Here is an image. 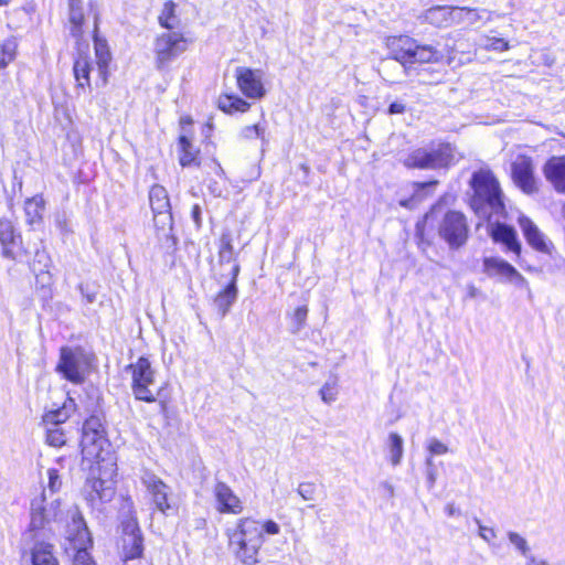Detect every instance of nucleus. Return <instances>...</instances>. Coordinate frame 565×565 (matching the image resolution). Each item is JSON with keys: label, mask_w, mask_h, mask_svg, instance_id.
Here are the masks:
<instances>
[{"label": "nucleus", "mask_w": 565, "mask_h": 565, "mask_svg": "<svg viewBox=\"0 0 565 565\" xmlns=\"http://www.w3.org/2000/svg\"><path fill=\"white\" fill-rule=\"evenodd\" d=\"M280 533V526L273 520L264 522L250 516L239 518L225 530L228 550L236 561L244 565L260 563L259 552L265 543V536Z\"/></svg>", "instance_id": "nucleus-1"}, {"label": "nucleus", "mask_w": 565, "mask_h": 565, "mask_svg": "<svg viewBox=\"0 0 565 565\" xmlns=\"http://www.w3.org/2000/svg\"><path fill=\"white\" fill-rule=\"evenodd\" d=\"M470 186L473 194L470 206L480 217L490 220L492 216H503L505 206L499 181L490 170L473 172Z\"/></svg>", "instance_id": "nucleus-2"}, {"label": "nucleus", "mask_w": 565, "mask_h": 565, "mask_svg": "<svg viewBox=\"0 0 565 565\" xmlns=\"http://www.w3.org/2000/svg\"><path fill=\"white\" fill-rule=\"evenodd\" d=\"M388 57L383 60V71L390 65L398 62L403 66L405 74L408 72V65L415 63H437L441 61L443 54L433 45L419 44L408 35L393 36L387 40Z\"/></svg>", "instance_id": "nucleus-3"}, {"label": "nucleus", "mask_w": 565, "mask_h": 565, "mask_svg": "<svg viewBox=\"0 0 565 565\" xmlns=\"http://www.w3.org/2000/svg\"><path fill=\"white\" fill-rule=\"evenodd\" d=\"M126 372L131 376L130 388L137 401L156 403L160 414L168 412V401L162 398L163 387L157 386V371L152 367L148 358L140 356L135 363L126 366Z\"/></svg>", "instance_id": "nucleus-4"}, {"label": "nucleus", "mask_w": 565, "mask_h": 565, "mask_svg": "<svg viewBox=\"0 0 565 565\" xmlns=\"http://www.w3.org/2000/svg\"><path fill=\"white\" fill-rule=\"evenodd\" d=\"M63 512L60 509L58 498H49L45 490L41 495L34 498L31 502V523L32 531L47 530L54 532L62 521Z\"/></svg>", "instance_id": "nucleus-5"}, {"label": "nucleus", "mask_w": 565, "mask_h": 565, "mask_svg": "<svg viewBox=\"0 0 565 565\" xmlns=\"http://www.w3.org/2000/svg\"><path fill=\"white\" fill-rule=\"evenodd\" d=\"M456 161L455 148L449 143L439 145L437 148H418L413 150L404 160L407 168L414 169H440L447 168Z\"/></svg>", "instance_id": "nucleus-6"}, {"label": "nucleus", "mask_w": 565, "mask_h": 565, "mask_svg": "<svg viewBox=\"0 0 565 565\" xmlns=\"http://www.w3.org/2000/svg\"><path fill=\"white\" fill-rule=\"evenodd\" d=\"M71 523L66 526V539L71 548L75 551L73 565H95L87 547L92 544V537L83 515L77 511H71Z\"/></svg>", "instance_id": "nucleus-7"}, {"label": "nucleus", "mask_w": 565, "mask_h": 565, "mask_svg": "<svg viewBox=\"0 0 565 565\" xmlns=\"http://www.w3.org/2000/svg\"><path fill=\"white\" fill-rule=\"evenodd\" d=\"M188 49V40L179 32H166L158 35L153 42L154 66L166 71L170 64Z\"/></svg>", "instance_id": "nucleus-8"}, {"label": "nucleus", "mask_w": 565, "mask_h": 565, "mask_svg": "<svg viewBox=\"0 0 565 565\" xmlns=\"http://www.w3.org/2000/svg\"><path fill=\"white\" fill-rule=\"evenodd\" d=\"M438 234L450 249L460 248L469 236L466 216L458 211H447L439 222Z\"/></svg>", "instance_id": "nucleus-9"}, {"label": "nucleus", "mask_w": 565, "mask_h": 565, "mask_svg": "<svg viewBox=\"0 0 565 565\" xmlns=\"http://www.w3.org/2000/svg\"><path fill=\"white\" fill-rule=\"evenodd\" d=\"M121 555L125 562L141 557L143 553V536L137 519L131 512L121 515Z\"/></svg>", "instance_id": "nucleus-10"}, {"label": "nucleus", "mask_w": 565, "mask_h": 565, "mask_svg": "<svg viewBox=\"0 0 565 565\" xmlns=\"http://www.w3.org/2000/svg\"><path fill=\"white\" fill-rule=\"evenodd\" d=\"M86 366L87 360L82 350L68 347L61 348L56 371L62 374L64 379L74 384L83 383Z\"/></svg>", "instance_id": "nucleus-11"}, {"label": "nucleus", "mask_w": 565, "mask_h": 565, "mask_svg": "<svg viewBox=\"0 0 565 565\" xmlns=\"http://www.w3.org/2000/svg\"><path fill=\"white\" fill-rule=\"evenodd\" d=\"M142 483L158 511L164 515H171L178 511V504L173 498L171 488L159 477L151 472H146L142 477Z\"/></svg>", "instance_id": "nucleus-12"}, {"label": "nucleus", "mask_w": 565, "mask_h": 565, "mask_svg": "<svg viewBox=\"0 0 565 565\" xmlns=\"http://www.w3.org/2000/svg\"><path fill=\"white\" fill-rule=\"evenodd\" d=\"M511 177L514 184L525 194L537 192L534 164L531 157L519 154L511 163Z\"/></svg>", "instance_id": "nucleus-13"}, {"label": "nucleus", "mask_w": 565, "mask_h": 565, "mask_svg": "<svg viewBox=\"0 0 565 565\" xmlns=\"http://www.w3.org/2000/svg\"><path fill=\"white\" fill-rule=\"evenodd\" d=\"M92 473L94 472L92 471ZM84 494L93 508L98 504L109 502L115 494L114 482L111 480L102 479L100 477L90 475L84 486Z\"/></svg>", "instance_id": "nucleus-14"}, {"label": "nucleus", "mask_w": 565, "mask_h": 565, "mask_svg": "<svg viewBox=\"0 0 565 565\" xmlns=\"http://www.w3.org/2000/svg\"><path fill=\"white\" fill-rule=\"evenodd\" d=\"M22 238L13 223L6 217L0 218V245L3 258L17 260L21 249Z\"/></svg>", "instance_id": "nucleus-15"}, {"label": "nucleus", "mask_w": 565, "mask_h": 565, "mask_svg": "<svg viewBox=\"0 0 565 565\" xmlns=\"http://www.w3.org/2000/svg\"><path fill=\"white\" fill-rule=\"evenodd\" d=\"M95 26H94V49L97 64L98 78L96 79V86H105L108 82L109 64L111 62V53L105 39L97 35L98 30V15L95 14Z\"/></svg>", "instance_id": "nucleus-16"}, {"label": "nucleus", "mask_w": 565, "mask_h": 565, "mask_svg": "<svg viewBox=\"0 0 565 565\" xmlns=\"http://www.w3.org/2000/svg\"><path fill=\"white\" fill-rule=\"evenodd\" d=\"M236 79L239 89L246 97L262 98L265 95V88L262 83V71L237 67Z\"/></svg>", "instance_id": "nucleus-17"}, {"label": "nucleus", "mask_w": 565, "mask_h": 565, "mask_svg": "<svg viewBox=\"0 0 565 565\" xmlns=\"http://www.w3.org/2000/svg\"><path fill=\"white\" fill-rule=\"evenodd\" d=\"M213 493L216 501V510L220 513L239 514L244 507L242 500L223 481H217Z\"/></svg>", "instance_id": "nucleus-18"}, {"label": "nucleus", "mask_w": 565, "mask_h": 565, "mask_svg": "<svg viewBox=\"0 0 565 565\" xmlns=\"http://www.w3.org/2000/svg\"><path fill=\"white\" fill-rule=\"evenodd\" d=\"M484 270L489 276H501L519 287L527 286V280L508 262L499 257H488L483 260Z\"/></svg>", "instance_id": "nucleus-19"}, {"label": "nucleus", "mask_w": 565, "mask_h": 565, "mask_svg": "<svg viewBox=\"0 0 565 565\" xmlns=\"http://www.w3.org/2000/svg\"><path fill=\"white\" fill-rule=\"evenodd\" d=\"M239 265L237 263H234L230 271V282L214 298V306L222 318H224L227 315L231 307L237 299L238 290L236 281L237 276L239 274Z\"/></svg>", "instance_id": "nucleus-20"}, {"label": "nucleus", "mask_w": 565, "mask_h": 565, "mask_svg": "<svg viewBox=\"0 0 565 565\" xmlns=\"http://www.w3.org/2000/svg\"><path fill=\"white\" fill-rule=\"evenodd\" d=\"M519 226L527 242L535 250L544 254H551L553 244L546 239L540 228L525 215H521L518 220Z\"/></svg>", "instance_id": "nucleus-21"}, {"label": "nucleus", "mask_w": 565, "mask_h": 565, "mask_svg": "<svg viewBox=\"0 0 565 565\" xmlns=\"http://www.w3.org/2000/svg\"><path fill=\"white\" fill-rule=\"evenodd\" d=\"M153 223L156 228V235L159 243L167 249L174 248L177 245V238L172 234L173 231V218L171 211L167 212H152Z\"/></svg>", "instance_id": "nucleus-22"}, {"label": "nucleus", "mask_w": 565, "mask_h": 565, "mask_svg": "<svg viewBox=\"0 0 565 565\" xmlns=\"http://www.w3.org/2000/svg\"><path fill=\"white\" fill-rule=\"evenodd\" d=\"M93 70V62L88 54L78 52L73 64V74L76 81V92L90 88V72Z\"/></svg>", "instance_id": "nucleus-23"}, {"label": "nucleus", "mask_w": 565, "mask_h": 565, "mask_svg": "<svg viewBox=\"0 0 565 565\" xmlns=\"http://www.w3.org/2000/svg\"><path fill=\"white\" fill-rule=\"evenodd\" d=\"M544 175L558 193H565V157H552L543 168Z\"/></svg>", "instance_id": "nucleus-24"}, {"label": "nucleus", "mask_w": 565, "mask_h": 565, "mask_svg": "<svg viewBox=\"0 0 565 565\" xmlns=\"http://www.w3.org/2000/svg\"><path fill=\"white\" fill-rule=\"evenodd\" d=\"M455 7L435 6L427 9L424 14V21L436 28H449L455 25Z\"/></svg>", "instance_id": "nucleus-25"}, {"label": "nucleus", "mask_w": 565, "mask_h": 565, "mask_svg": "<svg viewBox=\"0 0 565 565\" xmlns=\"http://www.w3.org/2000/svg\"><path fill=\"white\" fill-rule=\"evenodd\" d=\"M491 237L494 242L504 244L508 250L518 256L521 254V243L512 226L504 223H497L491 230Z\"/></svg>", "instance_id": "nucleus-26"}, {"label": "nucleus", "mask_w": 565, "mask_h": 565, "mask_svg": "<svg viewBox=\"0 0 565 565\" xmlns=\"http://www.w3.org/2000/svg\"><path fill=\"white\" fill-rule=\"evenodd\" d=\"M52 260L45 249H36L34 257L30 264L32 273L36 277V281L42 286L50 285L52 277L50 274Z\"/></svg>", "instance_id": "nucleus-27"}, {"label": "nucleus", "mask_w": 565, "mask_h": 565, "mask_svg": "<svg viewBox=\"0 0 565 565\" xmlns=\"http://www.w3.org/2000/svg\"><path fill=\"white\" fill-rule=\"evenodd\" d=\"M67 2L71 35L75 39H81L83 35V25L85 21L84 3L82 0H67Z\"/></svg>", "instance_id": "nucleus-28"}, {"label": "nucleus", "mask_w": 565, "mask_h": 565, "mask_svg": "<svg viewBox=\"0 0 565 565\" xmlns=\"http://www.w3.org/2000/svg\"><path fill=\"white\" fill-rule=\"evenodd\" d=\"M487 13V20H490V12L484 9H476L469 7H455V25L471 26L482 20L483 14Z\"/></svg>", "instance_id": "nucleus-29"}, {"label": "nucleus", "mask_w": 565, "mask_h": 565, "mask_svg": "<svg viewBox=\"0 0 565 565\" xmlns=\"http://www.w3.org/2000/svg\"><path fill=\"white\" fill-rule=\"evenodd\" d=\"M179 162L182 167H191L199 166V153L200 150L196 149L189 137L182 135L179 138Z\"/></svg>", "instance_id": "nucleus-30"}, {"label": "nucleus", "mask_w": 565, "mask_h": 565, "mask_svg": "<svg viewBox=\"0 0 565 565\" xmlns=\"http://www.w3.org/2000/svg\"><path fill=\"white\" fill-rule=\"evenodd\" d=\"M31 559L33 565H58L53 554V546L49 543H36L32 550Z\"/></svg>", "instance_id": "nucleus-31"}, {"label": "nucleus", "mask_w": 565, "mask_h": 565, "mask_svg": "<svg viewBox=\"0 0 565 565\" xmlns=\"http://www.w3.org/2000/svg\"><path fill=\"white\" fill-rule=\"evenodd\" d=\"M149 201L152 212L171 211V204L167 190L159 184L151 186L149 191Z\"/></svg>", "instance_id": "nucleus-32"}, {"label": "nucleus", "mask_w": 565, "mask_h": 565, "mask_svg": "<svg viewBox=\"0 0 565 565\" xmlns=\"http://www.w3.org/2000/svg\"><path fill=\"white\" fill-rule=\"evenodd\" d=\"M388 460L392 466L401 465L404 455V440L397 433H390L386 440Z\"/></svg>", "instance_id": "nucleus-33"}, {"label": "nucleus", "mask_w": 565, "mask_h": 565, "mask_svg": "<svg viewBox=\"0 0 565 565\" xmlns=\"http://www.w3.org/2000/svg\"><path fill=\"white\" fill-rule=\"evenodd\" d=\"M217 105L218 108L226 114H233L236 111L245 113L250 107L249 103H247L243 98L236 95L227 94L218 97Z\"/></svg>", "instance_id": "nucleus-34"}, {"label": "nucleus", "mask_w": 565, "mask_h": 565, "mask_svg": "<svg viewBox=\"0 0 565 565\" xmlns=\"http://www.w3.org/2000/svg\"><path fill=\"white\" fill-rule=\"evenodd\" d=\"M24 211L26 215V222L30 225L39 223L42 220L44 211V199L41 195H35L25 201Z\"/></svg>", "instance_id": "nucleus-35"}, {"label": "nucleus", "mask_w": 565, "mask_h": 565, "mask_svg": "<svg viewBox=\"0 0 565 565\" xmlns=\"http://www.w3.org/2000/svg\"><path fill=\"white\" fill-rule=\"evenodd\" d=\"M18 41L9 36L0 42V68H6L17 56Z\"/></svg>", "instance_id": "nucleus-36"}, {"label": "nucleus", "mask_w": 565, "mask_h": 565, "mask_svg": "<svg viewBox=\"0 0 565 565\" xmlns=\"http://www.w3.org/2000/svg\"><path fill=\"white\" fill-rule=\"evenodd\" d=\"M218 260L221 264H230L235 262L232 234L226 231L220 237Z\"/></svg>", "instance_id": "nucleus-37"}, {"label": "nucleus", "mask_w": 565, "mask_h": 565, "mask_svg": "<svg viewBox=\"0 0 565 565\" xmlns=\"http://www.w3.org/2000/svg\"><path fill=\"white\" fill-rule=\"evenodd\" d=\"M437 185V181H428L423 183H415V191L411 199L402 200L399 204L404 207L412 209L414 204L418 203L425 198V191H431Z\"/></svg>", "instance_id": "nucleus-38"}, {"label": "nucleus", "mask_w": 565, "mask_h": 565, "mask_svg": "<svg viewBox=\"0 0 565 565\" xmlns=\"http://www.w3.org/2000/svg\"><path fill=\"white\" fill-rule=\"evenodd\" d=\"M241 137L246 140L259 138L263 142V146L268 143V140L266 138V127L262 124L245 126L241 130Z\"/></svg>", "instance_id": "nucleus-39"}, {"label": "nucleus", "mask_w": 565, "mask_h": 565, "mask_svg": "<svg viewBox=\"0 0 565 565\" xmlns=\"http://www.w3.org/2000/svg\"><path fill=\"white\" fill-rule=\"evenodd\" d=\"M66 438L60 426H46V443L53 447H61L65 444Z\"/></svg>", "instance_id": "nucleus-40"}, {"label": "nucleus", "mask_w": 565, "mask_h": 565, "mask_svg": "<svg viewBox=\"0 0 565 565\" xmlns=\"http://www.w3.org/2000/svg\"><path fill=\"white\" fill-rule=\"evenodd\" d=\"M321 399L326 404H331L337 399L338 396V382L337 379L327 381L320 388Z\"/></svg>", "instance_id": "nucleus-41"}, {"label": "nucleus", "mask_w": 565, "mask_h": 565, "mask_svg": "<svg viewBox=\"0 0 565 565\" xmlns=\"http://www.w3.org/2000/svg\"><path fill=\"white\" fill-rule=\"evenodd\" d=\"M68 418V413L65 407L58 408L55 411L47 412L44 417L43 422L45 426H60L62 423H64Z\"/></svg>", "instance_id": "nucleus-42"}, {"label": "nucleus", "mask_w": 565, "mask_h": 565, "mask_svg": "<svg viewBox=\"0 0 565 565\" xmlns=\"http://www.w3.org/2000/svg\"><path fill=\"white\" fill-rule=\"evenodd\" d=\"M507 535H508L510 543L515 547V550L522 556H527V554L530 552V546L527 544V541L522 535H520L519 533L513 532V531H509Z\"/></svg>", "instance_id": "nucleus-43"}, {"label": "nucleus", "mask_w": 565, "mask_h": 565, "mask_svg": "<svg viewBox=\"0 0 565 565\" xmlns=\"http://www.w3.org/2000/svg\"><path fill=\"white\" fill-rule=\"evenodd\" d=\"M174 9L175 6L173 2H166L162 13L159 17L160 24L168 30H172L174 28V23L172 21L174 19Z\"/></svg>", "instance_id": "nucleus-44"}, {"label": "nucleus", "mask_w": 565, "mask_h": 565, "mask_svg": "<svg viewBox=\"0 0 565 565\" xmlns=\"http://www.w3.org/2000/svg\"><path fill=\"white\" fill-rule=\"evenodd\" d=\"M297 492L303 500L312 501L316 498L317 486L313 482H300Z\"/></svg>", "instance_id": "nucleus-45"}, {"label": "nucleus", "mask_w": 565, "mask_h": 565, "mask_svg": "<svg viewBox=\"0 0 565 565\" xmlns=\"http://www.w3.org/2000/svg\"><path fill=\"white\" fill-rule=\"evenodd\" d=\"M83 433L103 435L104 429L100 419L96 416H90L89 418H87L83 424Z\"/></svg>", "instance_id": "nucleus-46"}, {"label": "nucleus", "mask_w": 565, "mask_h": 565, "mask_svg": "<svg viewBox=\"0 0 565 565\" xmlns=\"http://www.w3.org/2000/svg\"><path fill=\"white\" fill-rule=\"evenodd\" d=\"M308 315L307 306L298 307L292 316L294 332H298L305 324Z\"/></svg>", "instance_id": "nucleus-47"}, {"label": "nucleus", "mask_w": 565, "mask_h": 565, "mask_svg": "<svg viewBox=\"0 0 565 565\" xmlns=\"http://www.w3.org/2000/svg\"><path fill=\"white\" fill-rule=\"evenodd\" d=\"M49 490L50 494H47L49 498H56L55 492L61 488L62 481L60 478V475L57 470L55 469H49Z\"/></svg>", "instance_id": "nucleus-48"}, {"label": "nucleus", "mask_w": 565, "mask_h": 565, "mask_svg": "<svg viewBox=\"0 0 565 565\" xmlns=\"http://www.w3.org/2000/svg\"><path fill=\"white\" fill-rule=\"evenodd\" d=\"M427 450L431 456H439L447 454L449 449L444 443H441L437 438H430L427 441Z\"/></svg>", "instance_id": "nucleus-49"}, {"label": "nucleus", "mask_w": 565, "mask_h": 565, "mask_svg": "<svg viewBox=\"0 0 565 565\" xmlns=\"http://www.w3.org/2000/svg\"><path fill=\"white\" fill-rule=\"evenodd\" d=\"M487 41L488 43L484 45L487 50L503 52L509 49V43L503 39L489 38Z\"/></svg>", "instance_id": "nucleus-50"}, {"label": "nucleus", "mask_w": 565, "mask_h": 565, "mask_svg": "<svg viewBox=\"0 0 565 565\" xmlns=\"http://www.w3.org/2000/svg\"><path fill=\"white\" fill-rule=\"evenodd\" d=\"M103 439V435H96V434H84L83 433V437H82V446H83V450H87L88 447L90 446H97V444L99 441H102Z\"/></svg>", "instance_id": "nucleus-51"}, {"label": "nucleus", "mask_w": 565, "mask_h": 565, "mask_svg": "<svg viewBox=\"0 0 565 565\" xmlns=\"http://www.w3.org/2000/svg\"><path fill=\"white\" fill-rule=\"evenodd\" d=\"M476 523L478 524L479 535L482 540L490 543L493 539H495L497 533L492 527L482 525L479 519H476Z\"/></svg>", "instance_id": "nucleus-52"}, {"label": "nucleus", "mask_w": 565, "mask_h": 565, "mask_svg": "<svg viewBox=\"0 0 565 565\" xmlns=\"http://www.w3.org/2000/svg\"><path fill=\"white\" fill-rule=\"evenodd\" d=\"M78 288L86 303H94L96 301V292L90 290L88 286L81 284Z\"/></svg>", "instance_id": "nucleus-53"}, {"label": "nucleus", "mask_w": 565, "mask_h": 565, "mask_svg": "<svg viewBox=\"0 0 565 565\" xmlns=\"http://www.w3.org/2000/svg\"><path fill=\"white\" fill-rule=\"evenodd\" d=\"M207 189L211 194H213L215 198H221L224 193V186L218 183V181H210L207 184Z\"/></svg>", "instance_id": "nucleus-54"}, {"label": "nucleus", "mask_w": 565, "mask_h": 565, "mask_svg": "<svg viewBox=\"0 0 565 565\" xmlns=\"http://www.w3.org/2000/svg\"><path fill=\"white\" fill-rule=\"evenodd\" d=\"M405 110H406V106H405V104H403L401 102H393L388 106V114H391V115L403 114V113H405Z\"/></svg>", "instance_id": "nucleus-55"}, {"label": "nucleus", "mask_w": 565, "mask_h": 565, "mask_svg": "<svg viewBox=\"0 0 565 565\" xmlns=\"http://www.w3.org/2000/svg\"><path fill=\"white\" fill-rule=\"evenodd\" d=\"M436 482V470L435 468L427 469V483L428 488L431 489Z\"/></svg>", "instance_id": "nucleus-56"}, {"label": "nucleus", "mask_w": 565, "mask_h": 565, "mask_svg": "<svg viewBox=\"0 0 565 565\" xmlns=\"http://www.w3.org/2000/svg\"><path fill=\"white\" fill-rule=\"evenodd\" d=\"M192 218L193 221L196 223V225L199 226L200 223H201V209L198 204H195L193 207H192Z\"/></svg>", "instance_id": "nucleus-57"}, {"label": "nucleus", "mask_w": 565, "mask_h": 565, "mask_svg": "<svg viewBox=\"0 0 565 565\" xmlns=\"http://www.w3.org/2000/svg\"><path fill=\"white\" fill-rule=\"evenodd\" d=\"M526 558V565H544L543 559H537L534 555L529 552L527 556H524Z\"/></svg>", "instance_id": "nucleus-58"}, {"label": "nucleus", "mask_w": 565, "mask_h": 565, "mask_svg": "<svg viewBox=\"0 0 565 565\" xmlns=\"http://www.w3.org/2000/svg\"><path fill=\"white\" fill-rule=\"evenodd\" d=\"M445 510H446V513L449 516H454L456 514H459V510L452 503L447 504Z\"/></svg>", "instance_id": "nucleus-59"}, {"label": "nucleus", "mask_w": 565, "mask_h": 565, "mask_svg": "<svg viewBox=\"0 0 565 565\" xmlns=\"http://www.w3.org/2000/svg\"><path fill=\"white\" fill-rule=\"evenodd\" d=\"M439 209H440L439 204L433 206L431 210L428 213H426L425 218L426 220L431 218L438 212Z\"/></svg>", "instance_id": "nucleus-60"}, {"label": "nucleus", "mask_w": 565, "mask_h": 565, "mask_svg": "<svg viewBox=\"0 0 565 565\" xmlns=\"http://www.w3.org/2000/svg\"><path fill=\"white\" fill-rule=\"evenodd\" d=\"M214 169H215V171H216V173L218 174L220 178L224 177V171H223L222 167L218 163L214 162Z\"/></svg>", "instance_id": "nucleus-61"}, {"label": "nucleus", "mask_w": 565, "mask_h": 565, "mask_svg": "<svg viewBox=\"0 0 565 565\" xmlns=\"http://www.w3.org/2000/svg\"><path fill=\"white\" fill-rule=\"evenodd\" d=\"M433 456L430 455L429 457L426 458V466H427V469L429 468H435L434 467V461H433Z\"/></svg>", "instance_id": "nucleus-62"}, {"label": "nucleus", "mask_w": 565, "mask_h": 565, "mask_svg": "<svg viewBox=\"0 0 565 565\" xmlns=\"http://www.w3.org/2000/svg\"><path fill=\"white\" fill-rule=\"evenodd\" d=\"M13 0H0V7H4V6H8L12 2Z\"/></svg>", "instance_id": "nucleus-63"}, {"label": "nucleus", "mask_w": 565, "mask_h": 565, "mask_svg": "<svg viewBox=\"0 0 565 565\" xmlns=\"http://www.w3.org/2000/svg\"><path fill=\"white\" fill-rule=\"evenodd\" d=\"M185 124H192V120L190 118H181V125H185Z\"/></svg>", "instance_id": "nucleus-64"}]
</instances>
